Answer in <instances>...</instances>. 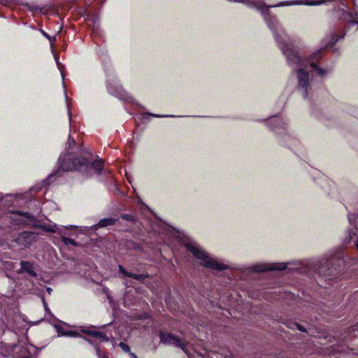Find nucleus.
<instances>
[{
  "label": "nucleus",
  "mask_w": 358,
  "mask_h": 358,
  "mask_svg": "<svg viewBox=\"0 0 358 358\" xmlns=\"http://www.w3.org/2000/svg\"><path fill=\"white\" fill-rule=\"evenodd\" d=\"M92 159L90 154H87V157H79L74 159L67 158L63 159L60 157L59 159V167L57 173L60 171H84L86 177H92L94 175H99L102 171L103 162L101 159H95L93 162H90Z\"/></svg>",
  "instance_id": "1"
},
{
  "label": "nucleus",
  "mask_w": 358,
  "mask_h": 358,
  "mask_svg": "<svg viewBox=\"0 0 358 358\" xmlns=\"http://www.w3.org/2000/svg\"><path fill=\"white\" fill-rule=\"evenodd\" d=\"M122 99L126 101H132V98L129 94H127L126 92H124V95L122 97Z\"/></svg>",
  "instance_id": "19"
},
{
  "label": "nucleus",
  "mask_w": 358,
  "mask_h": 358,
  "mask_svg": "<svg viewBox=\"0 0 358 358\" xmlns=\"http://www.w3.org/2000/svg\"><path fill=\"white\" fill-rule=\"evenodd\" d=\"M296 327H297L298 329H299V330H300V331H304V329L301 327V326H300V325H299V324H296Z\"/></svg>",
  "instance_id": "24"
},
{
  "label": "nucleus",
  "mask_w": 358,
  "mask_h": 358,
  "mask_svg": "<svg viewBox=\"0 0 358 358\" xmlns=\"http://www.w3.org/2000/svg\"><path fill=\"white\" fill-rule=\"evenodd\" d=\"M49 41H50L51 45L52 46V42L53 41H55V37L52 38V37L50 36V40H49Z\"/></svg>",
  "instance_id": "26"
},
{
  "label": "nucleus",
  "mask_w": 358,
  "mask_h": 358,
  "mask_svg": "<svg viewBox=\"0 0 358 358\" xmlns=\"http://www.w3.org/2000/svg\"><path fill=\"white\" fill-rule=\"evenodd\" d=\"M21 268L25 271L30 273L31 275H35V273L31 271V264L27 262H21Z\"/></svg>",
  "instance_id": "13"
},
{
  "label": "nucleus",
  "mask_w": 358,
  "mask_h": 358,
  "mask_svg": "<svg viewBox=\"0 0 358 358\" xmlns=\"http://www.w3.org/2000/svg\"><path fill=\"white\" fill-rule=\"evenodd\" d=\"M150 115H152L153 117H174L173 115H156V114H150Z\"/></svg>",
  "instance_id": "20"
},
{
  "label": "nucleus",
  "mask_w": 358,
  "mask_h": 358,
  "mask_svg": "<svg viewBox=\"0 0 358 358\" xmlns=\"http://www.w3.org/2000/svg\"><path fill=\"white\" fill-rule=\"evenodd\" d=\"M352 234H353V235H356V234H357V232L353 231V232H352Z\"/></svg>",
  "instance_id": "31"
},
{
  "label": "nucleus",
  "mask_w": 358,
  "mask_h": 358,
  "mask_svg": "<svg viewBox=\"0 0 358 358\" xmlns=\"http://www.w3.org/2000/svg\"><path fill=\"white\" fill-rule=\"evenodd\" d=\"M358 215L356 213H350L348 215V220L351 225H355V229H358V222H357Z\"/></svg>",
  "instance_id": "12"
},
{
  "label": "nucleus",
  "mask_w": 358,
  "mask_h": 358,
  "mask_svg": "<svg viewBox=\"0 0 358 358\" xmlns=\"http://www.w3.org/2000/svg\"><path fill=\"white\" fill-rule=\"evenodd\" d=\"M119 271H120V273H122V274H124V275H126L127 277H131V278H135V279H137V280H142L143 279V275H138V274H134V273H128V272H127L125 271V269L122 266H119Z\"/></svg>",
  "instance_id": "11"
},
{
  "label": "nucleus",
  "mask_w": 358,
  "mask_h": 358,
  "mask_svg": "<svg viewBox=\"0 0 358 358\" xmlns=\"http://www.w3.org/2000/svg\"><path fill=\"white\" fill-rule=\"evenodd\" d=\"M344 256L343 250H339L334 254L330 255L328 258L320 261V265L317 268L318 273L322 275H327V270H331L332 268L334 262H339L338 265H340V262L342 261Z\"/></svg>",
  "instance_id": "3"
},
{
  "label": "nucleus",
  "mask_w": 358,
  "mask_h": 358,
  "mask_svg": "<svg viewBox=\"0 0 358 358\" xmlns=\"http://www.w3.org/2000/svg\"><path fill=\"white\" fill-rule=\"evenodd\" d=\"M120 347L122 349V350H124L125 352H130V348L129 347L124 343H120Z\"/></svg>",
  "instance_id": "18"
},
{
  "label": "nucleus",
  "mask_w": 358,
  "mask_h": 358,
  "mask_svg": "<svg viewBox=\"0 0 358 358\" xmlns=\"http://www.w3.org/2000/svg\"><path fill=\"white\" fill-rule=\"evenodd\" d=\"M272 122H277V123H279L280 122V119L277 117H275L273 119L271 120Z\"/></svg>",
  "instance_id": "22"
},
{
  "label": "nucleus",
  "mask_w": 358,
  "mask_h": 358,
  "mask_svg": "<svg viewBox=\"0 0 358 358\" xmlns=\"http://www.w3.org/2000/svg\"><path fill=\"white\" fill-rule=\"evenodd\" d=\"M43 229L49 232H54V233H58L59 234H64V231L66 229L76 228V226L69 225V227H60L57 226L56 224L54 225H45L42 227Z\"/></svg>",
  "instance_id": "8"
},
{
  "label": "nucleus",
  "mask_w": 358,
  "mask_h": 358,
  "mask_svg": "<svg viewBox=\"0 0 358 358\" xmlns=\"http://www.w3.org/2000/svg\"><path fill=\"white\" fill-rule=\"evenodd\" d=\"M116 222L115 219L113 218H104L99 221L98 226L99 227H105L107 226L113 225Z\"/></svg>",
  "instance_id": "10"
},
{
  "label": "nucleus",
  "mask_w": 358,
  "mask_h": 358,
  "mask_svg": "<svg viewBox=\"0 0 358 358\" xmlns=\"http://www.w3.org/2000/svg\"><path fill=\"white\" fill-rule=\"evenodd\" d=\"M83 332H84L91 336L101 338V340H103L104 341H108V338L106 337V334L101 331H92V330H83Z\"/></svg>",
  "instance_id": "9"
},
{
  "label": "nucleus",
  "mask_w": 358,
  "mask_h": 358,
  "mask_svg": "<svg viewBox=\"0 0 358 358\" xmlns=\"http://www.w3.org/2000/svg\"><path fill=\"white\" fill-rule=\"evenodd\" d=\"M161 341L166 344L173 345L180 348L186 354H187V346L185 343L180 338L171 334H162L160 335Z\"/></svg>",
  "instance_id": "4"
},
{
  "label": "nucleus",
  "mask_w": 358,
  "mask_h": 358,
  "mask_svg": "<svg viewBox=\"0 0 358 358\" xmlns=\"http://www.w3.org/2000/svg\"><path fill=\"white\" fill-rule=\"evenodd\" d=\"M60 335L71 337H78L80 334L75 331H59Z\"/></svg>",
  "instance_id": "14"
},
{
  "label": "nucleus",
  "mask_w": 358,
  "mask_h": 358,
  "mask_svg": "<svg viewBox=\"0 0 358 358\" xmlns=\"http://www.w3.org/2000/svg\"><path fill=\"white\" fill-rule=\"evenodd\" d=\"M62 241L66 245H68L69 244L73 245H76V243L75 242L74 240H73L71 238H67L66 236H62Z\"/></svg>",
  "instance_id": "16"
},
{
  "label": "nucleus",
  "mask_w": 358,
  "mask_h": 358,
  "mask_svg": "<svg viewBox=\"0 0 358 358\" xmlns=\"http://www.w3.org/2000/svg\"><path fill=\"white\" fill-rule=\"evenodd\" d=\"M47 291L48 292L49 294H50L52 289L50 287H47Z\"/></svg>",
  "instance_id": "27"
},
{
  "label": "nucleus",
  "mask_w": 358,
  "mask_h": 358,
  "mask_svg": "<svg viewBox=\"0 0 358 358\" xmlns=\"http://www.w3.org/2000/svg\"><path fill=\"white\" fill-rule=\"evenodd\" d=\"M186 248L193 256L200 261V264L206 267L218 271L224 270L227 266L217 259L210 256L199 244L194 241H188Z\"/></svg>",
  "instance_id": "2"
},
{
  "label": "nucleus",
  "mask_w": 358,
  "mask_h": 358,
  "mask_svg": "<svg viewBox=\"0 0 358 358\" xmlns=\"http://www.w3.org/2000/svg\"><path fill=\"white\" fill-rule=\"evenodd\" d=\"M55 61L57 62V65L58 66V69H59V71L62 72V78L64 79V74L62 73V64L59 62L58 60V57L57 55H55Z\"/></svg>",
  "instance_id": "17"
},
{
  "label": "nucleus",
  "mask_w": 358,
  "mask_h": 358,
  "mask_svg": "<svg viewBox=\"0 0 358 358\" xmlns=\"http://www.w3.org/2000/svg\"><path fill=\"white\" fill-rule=\"evenodd\" d=\"M35 235L31 232H23L19 235L16 241L20 246L27 248L34 241Z\"/></svg>",
  "instance_id": "6"
},
{
  "label": "nucleus",
  "mask_w": 358,
  "mask_h": 358,
  "mask_svg": "<svg viewBox=\"0 0 358 358\" xmlns=\"http://www.w3.org/2000/svg\"><path fill=\"white\" fill-rule=\"evenodd\" d=\"M70 141H71V138L69 137V143H70Z\"/></svg>",
  "instance_id": "32"
},
{
  "label": "nucleus",
  "mask_w": 358,
  "mask_h": 358,
  "mask_svg": "<svg viewBox=\"0 0 358 358\" xmlns=\"http://www.w3.org/2000/svg\"><path fill=\"white\" fill-rule=\"evenodd\" d=\"M286 268L284 263H268L257 264L252 267V271L255 272H264L266 271H282Z\"/></svg>",
  "instance_id": "5"
},
{
  "label": "nucleus",
  "mask_w": 358,
  "mask_h": 358,
  "mask_svg": "<svg viewBox=\"0 0 358 358\" xmlns=\"http://www.w3.org/2000/svg\"><path fill=\"white\" fill-rule=\"evenodd\" d=\"M129 356L131 358H138L136 355H134V353H131V352H129Z\"/></svg>",
  "instance_id": "23"
},
{
  "label": "nucleus",
  "mask_w": 358,
  "mask_h": 358,
  "mask_svg": "<svg viewBox=\"0 0 358 358\" xmlns=\"http://www.w3.org/2000/svg\"><path fill=\"white\" fill-rule=\"evenodd\" d=\"M354 10L355 13L343 11L342 17L350 24L358 25V6L355 3H354Z\"/></svg>",
  "instance_id": "7"
},
{
  "label": "nucleus",
  "mask_w": 358,
  "mask_h": 358,
  "mask_svg": "<svg viewBox=\"0 0 358 358\" xmlns=\"http://www.w3.org/2000/svg\"><path fill=\"white\" fill-rule=\"evenodd\" d=\"M43 35H44L47 38H48L49 40H50V36L48 34H47L46 33L43 32Z\"/></svg>",
  "instance_id": "25"
},
{
  "label": "nucleus",
  "mask_w": 358,
  "mask_h": 358,
  "mask_svg": "<svg viewBox=\"0 0 358 358\" xmlns=\"http://www.w3.org/2000/svg\"><path fill=\"white\" fill-rule=\"evenodd\" d=\"M54 176H55V175H54V174L50 175V176H49V178H48V180H51Z\"/></svg>",
  "instance_id": "28"
},
{
  "label": "nucleus",
  "mask_w": 358,
  "mask_h": 358,
  "mask_svg": "<svg viewBox=\"0 0 358 358\" xmlns=\"http://www.w3.org/2000/svg\"><path fill=\"white\" fill-rule=\"evenodd\" d=\"M344 36V34L341 36H338L336 34H331V41L329 42V45H334L340 38H343Z\"/></svg>",
  "instance_id": "15"
},
{
  "label": "nucleus",
  "mask_w": 358,
  "mask_h": 358,
  "mask_svg": "<svg viewBox=\"0 0 358 358\" xmlns=\"http://www.w3.org/2000/svg\"><path fill=\"white\" fill-rule=\"evenodd\" d=\"M122 217L124 219L127 220H133V216H131L130 215H122Z\"/></svg>",
  "instance_id": "21"
},
{
  "label": "nucleus",
  "mask_w": 358,
  "mask_h": 358,
  "mask_svg": "<svg viewBox=\"0 0 358 358\" xmlns=\"http://www.w3.org/2000/svg\"><path fill=\"white\" fill-rule=\"evenodd\" d=\"M22 358H32V357H31L29 356L24 355V356L22 357Z\"/></svg>",
  "instance_id": "29"
},
{
  "label": "nucleus",
  "mask_w": 358,
  "mask_h": 358,
  "mask_svg": "<svg viewBox=\"0 0 358 358\" xmlns=\"http://www.w3.org/2000/svg\"><path fill=\"white\" fill-rule=\"evenodd\" d=\"M29 347H30V346H27V347H26V348H27V351H29Z\"/></svg>",
  "instance_id": "30"
}]
</instances>
